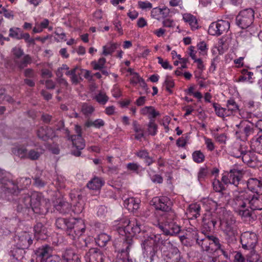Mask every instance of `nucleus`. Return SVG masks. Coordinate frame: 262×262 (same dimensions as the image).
I'll list each match as a JSON object with an SVG mask.
<instances>
[{"instance_id":"1","label":"nucleus","mask_w":262,"mask_h":262,"mask_svg":"<svg viewBox=\"0 0 262 262\" xmlns=\"http://www.w3.org/2000/svg\"><path fill=\"white\" fill-rule=\"evenodd\" d=\"M116 230L118 234L123 236V246L125 248L121 250L122 253H128L130 247L133 245V238L137 234L143 231V226L141 223L136 219L132 220L123 219L118 224Z\"/></svg>"},{"instance_id":"2","label":"nucleus","mask_w":262,"mask_h":262,"mask_svg":"<svg viewBox=\"0 0 262 262\" xmlns=\"http://www.w3.org/2000/svg\"><path fill=\"white\" fill-rule=\"evenodd\" d=\"M194 238L197 244L201 247L202 250L206 251H212L220 250L227 259L230 258L231 251L229 246L227 248L220 243V240L213 235H209L207 233L201 232L195 233Z\"/></svg>"},{"instance_id":"3","label":"nucleus","mask_w":262,"mask_h":262,"mask_svg":"<svg viewBox=\"0 0 262 262\" xmlns=\"http://www.w3.org/2000/svg\"><path fill=\"white\" fill-rule=\"evenodd\" d=\"M262 194H251L247 191L240 192L236 198V204L238 207L246 208L248 203L252 210H262Z\"/></svg>"},{"instance_id":"4","label":"nucleus","mask_w":262,"mask_h":262,"mask_svg":"<svg viewBox=\"0 0 262 262\" xmlns=\"http://www.w3.org/2000/svg\"><path fill=\"white\" fill-rule=\"evenodd\" d=\"M31 182V179L27 178H20L16 181L3 180L2 189L6 194L17 195L21 190L26 188Z\"/></svg>"},{"instance_id":"5","label":"nucleus","mask_w":262,"mask_h":262,"mask_svg":"<svg viewBox=\"0 0 262 262\" xmlns=\"http://www.w3.org/2000/svg\"><path fill=\"white\" fill-rule=\"evenodd\" d=\"M220 221L221 229L227 236V238L231 242L235 241L238 232L236 220L233 216L225 212Z\"/></svg>"},{"instance_id":"6","label":"nucleus","mask_w":262,"mask_h":262,"mask_svg":"<svg viewBox=\"0 0 262 262\" xmlns=\"http://www.w3.org/2000/svg\"><path fill=\"white\" fill-rule=\"evenodd\" d=\"M152 205L156 210H161L165 212L164 216L166 220H173L175 214L173 211L171 210L170 203L167 197L155 198L152 201Z\"/></svg>"},{"instance_id":"7","label":"nucleus","mask_w":262,"mask_h":262,"mask_svg":"<svg viewBox=\"0 0 262 262\" xmlns=\"http://www.w3.org/2000/svg\"><path fill=\"white\" fill-rule=\"evenodd\" d=\"M85 226L81 219H72L69 227L66 230V234L72 240H75L81 236L85 232Z\"/></svg>"},{"instance_id":"8","label":"nucleus","mask_w":262,"mask_h":262,"mask_svg":"<svg viewBox=\"0 0 262 262\" xmlns=\"http://www.w3.org/2000/svg\"><path fill=\"white\" fill-rule=\"evenodd\" d=\"M254 11L251 8L244 9L239 12L236 17V23L242 29H246L253 23Z\"/></svg>"},{"instance_id":"9","label":"nucleus","mask_w":262,"mask_h":262,"mask_svg":"<svg viewBox=\"0 0 262 262\" xmlns=\"http://www.w3.org/2000/svg\"><path fill=\"white\" fill-rule=\"evenodd\" d=\"M160 238L158 236L153 235L148 237L145 239L143 243V248L144 253L147 256H149L150 259L153 260L154 257L156 255L159 245Z\"/></svg>"},{"instance_id":"10","label":"nucleus","mask_w":262,"mask_h":262,"mask_svg":"<svg viewBox=\"0 0 262 262\" xmlns=\"http://www.w3.org/2000/svg\"><path fill=\"white\" fill-rule=\"evenodd\" d=\"M243 171L236 169H231L229 172H225L222 178V181L225 184H233L238 187L242 184Z\"/></svg>"},{"instance_id":"11","label":"nucleus","mask_w":262,"mask_h":262,"mask_svg":"<svg viewBox=\"0 0 262 262\" xmlns=\"http://www.w3.org/2000/svg\"><path fill=\"white\" fill-rule=\"evenodd\" d=\"M169 249L167 251H163L164 260L166 262H185L184 258L179 250L168 243Z\"/></svg>"},{"instance_id":"12","label":"nucleus","mask_w":262,"mask_h":262,"mask_svg":"<svg viewBox=\"0 0 262 262\" xmlns=\"http://www.w3.org/2000/svg\"><path fill=\"white\" fill-rule=\"evenodd\" d=\"M241 243L244 249L253 250L257 243V235L253 232H245L241 235Z\"/></svg>"},{"instance_id":"13","label":"nucleus","mask_w":262,"mask_h":262,"mask_svg":"<svg viewBox=\"0 0 262 262\" xmlns=\"http://www.w3.org/2000/svg\"><path fill=\"white\" fill-rule=\"evenodd\" d=\"M230 28L228 21L219 20L211 24L208 29V33L211 35L219 36L227 32Z\"/></svg>"},{"instance_id":"14","label":"nucleus","mask_w":262,"mask_h":262,"mask_svg":"<svg viewBox=\"0 0 262 262\" xmlns=\"http://www.w3.org/2000/svg\"><path fill=\"white\" fill-rule=\"evenodd\" d=\"M16 246L21 249H27L33 243L32 235L29 232L24 231L15 236Z\"/></svg>"},{"instance_id":"15","label":"nucleus","mask_w":262,"mask_h":262,"mask_svg":"<svg viewBox=\"0 0 262 262\" xmlns=\"http://www.w3.org/2000/svg\"><path fill=\"white\" fill-rule=\"evenodd\" d=\"M217 221V216L216 212H208L206 213L203 219V229L202 232L207 233L213 229Z\"/></svg>"},{"instance_id":"16","label":"nucleus","mask_w":262,"mask_h":262,"mask_svg":"<svg viewBox=\"0 0 262 262\" xmlns=\"http://www.w3.org/2000/svg\"><path fill=\"white\" fill-rule=\"evenodd\" d=\"M167 221L164 225L159 224V228L163 232V233L166 235H176L181 231V227L175 223Z\"/></svg>"},{"instance_id":"17","label":"nucleus","mask_w":262,"mask_h":262,"mask_svg":"<svg viewBox=\"0 0 262 262\" xmlns=\"http://www.w3.org/2000/svg\"><path fill=\"white\" fill-rule=\"evenodd\" d=\"M86 262H103L105 257L102 252L97 248H91L85 256Z\"/></svg>"},{"instance_id":"18","label":"nucleus","mask_w":262,"mask_h":262,"mask_svg":"<svg viewBox=\"0 0 262 262\" xmlns=\"http://www.w3.org/2000/svg\"><path fill=\"white\" fill-rule=\"evenodd\" d=\"M66 134L68 139L72 142L73 147L75 148V149H72V154L76 157L80 156L81 155L80 150L83 149L85 146L84 139L82 138V142H81L80 140L76 138L70 136V131L68 129L66 130Z\"/></svg>"},{"instance_id":"19","label":"nucleus","mask_w":262,"mask_h":262,"mask_svg":"<svg viewBox=\"0 0 262 262\" xmlns=\"http://www.w3.org/2000/svg\"><path fill=\"white\" fill-rule=\"evenodd\" d=\"M248 189L256 194H262V181L256 178H250L247 182Z\"/></svg>"},{"instance_id":"20","label":"nucleus","mask_w":262,"mask_h":262,"mask_svg":"<svg viewBox=\"0 0 262 262\" xmlns=\"http://www.w3.org/2000/svg\"><path fill=\"white\" fill-rule=\"evenodd\" d=\"M37 137L43 141H46L54 136L53 129L48 126H41L37 130Z\"/></svg>"},{"instance_id":"21","label":"nucleus","mask_w":262,"mask_h":262,"mask_svg":"<svg viewBox=\"0 0 262 262\" xmlns=\"http://www.w3.org/2000/svg\"><path fill=\"white\" fill-rule=\"evenodd\" d=\"M34 236L37 240H44L47 238V230L43 225L40 222L37 223L34 227Z\"/></svg>"},{"instance_id":"22","label":"nucleus","mask_w":262,"mask_h":262,"mask_svg":"<svg viewBox=\"0 0 262 262\" xmlns=\"http://www.w3.org/2000/svg\"><path fill=\"white\" fill-rule=\"evenodd\" d=\"M252 139L251 147L254 151L262 154V134L256 133Z\"/></svg>"},{"instance_id":"23","label":"nucleus","mask_w":262,"mask_h":262,"mask_svg":"<svg viewBox=\"0 0 262 262\" xmlns=\"http://www.w3.org/2000/svg\"><path fill=\"white\" fill-rule=\"evenodd\" d=\"M31 194H24L19 199L18 209L30 208L31 206Z\"/></svg>"},{"instance_id":"24","label":"nucleus","mask_w":262,"mask_h":262,"mask_svg":"<svg viewBox=\"0 0 262 262\" xmlns=\"http://www.w3.org/2000/svg\"><path fill=\"white\" fill-rule=\"evenodd\" d=\"M56 210L61 214H67L70 211L71 206L67 202L63 200L57 201V204L55 205Z\"/></svg>"},{"instance_id":"25","label":"nucleus","mask_w":262,"mask_h":262,"mask_svg":"<svg viewBox=\"0 0 262 262\" xmlns=\"http://www.w3.org/2000/svg\"><path fill=\"white\" fill-rule=\"evenodd\" d=\"M124 206L129 211L134 212L139 208V201H136L134 198H130L124 201Z\"/></svg>"},{"instance_id":"26","label":"nucleus","mask_w":262,"mask_h":262,"mask_svg":"<svg viewBox=\"0 0 262 262\" xmlns=\"http://www.w3.org/2000/svg\"><path fill=\"white\" fill-rule=\"evenodd\" d=\"M103 180L98 177H94L87 184V187L92 190H98L100 189L104 184Z\"/></svg>"},{"instance_id":"27","label":"nucleus","mask_w":262,"mask_h":262,"mask_svg":"<svg viewBox=\"0 0 262 262\" xmlns=\"http://www.w3.org/2000/svg\"><path fill=\"white\" fill-rule=\"evenodd\" d=\"M183 18L185 22L189 23L192 29H196L198 28V20L192 14L185 13L183 14Z\"/></svg>"},{"instance_id":"28","label":"nucleus","mask_w":262,"mask_h":262,"mask_svg":"<svg viewBox=\"0 0 262 262\" xmlns=\"http://www.w3.org/2000/svg\"><path fill=\"white\" fill-rule=\"evenodd\" d=\"M201 207L199 204H193L189 205V209L187 210L188 214L191 216L190 218L196 219L200 215V211Z\"/></svg>"},{"instance_id":"29","label":"nucleus","mask_w":262,"mask_h":262,"mask_svg":"<svg viewBox=\"0 0 262 262\" xmlns=\"http://www.w3.org/2000/svg\"><path fill=\"white\" fill-rule=\"evenodd\" d=\"M226 112L229 113V116L237 113L239 110L238 106L233 99L227 101L226 105Z\"/></svg>"},{"instance_id":"30","label":"nucleus","mask_w":262,"mask_h":262,"mask_svg":"<svg viewBox=\"0 0 262 262\" xmlns=\"http://www.w3.org/2000/svg\"><path fill=\"white\" fill-rule=\"evenodd\" d=\"M62 258L65 262L73 261L74 259H80V257L73 250L67 249L62 255Z\"/></svg>"},{"instance_id":"31","label":"nucleus","mask_w":262,"mask_h":262,"mask_svg":"<svg viewBox=\"0 0 262 262\" xmlns=\"http://www.w3.org/2000/svg\"><path fill=\"white\" fill-rule=\"evenodd\" d=\"M32 61V58L28 54L25 55L21 61H18V60H14L15 64L20 70L27 67L28 64L31 63Z\"/></svg>"},{"instance_id":"32","label":"nucleus","mask_w":262,"mask_h":262,"mask_svg":"<svg viewBox=\"0 0 262 262\" xmlns=\"http://www.w3.org/2000/svg\"><path fill=\"white\" fill-rule=\"evenodd\" d=\"M43 202L44 201H40V202H37V203L31 204L30 208H31L32 211L35 213L44 214L47 210V208L42 204Z\"/></svg>"},{"instance_id":"33","label":"nucleus","mask_w":262,"mask_h":262,"mask_svg":"<svg viewBox=\"0 0 262 262\" xmlns=\"http://www.w3.org/2000/svg\"><path fill=\"white\" fill-rule=\"evenodd\" d=\"M240 209L237 211L238 214L241 216L242 219L246 222H250L253 220L252 217V211L245 208L239 207Z\"/></svg>"},{"instance_id":"34","label":"nucleus","mask_w":262,"mask_h":262,"mask_svg":"<svg viewBox=\"0 0 262 262\" xmlns=\"http://www.w3.org/2000/svg\"><path fill=\"white\" fill-rule=\"evenodd\" d=\"M142 114L143 115H148V119L151 117L154 119L157 116L160 115L159 112L156 111L153 106H145L142 109Z\"/></svg>"},{"instance_id":"35","label":"nucleus","mask_w":262,"mask_h":262,"mask_svg":"<svg viewBox=\"0 0 262 262\" xmlns=\"http://www.w3.org/2000/svg\"><path fill=\"white\" fill-rule=\"evenodd\" d=\"M247 124V121H242L239 124L236 125L237 128V129L236 130V134L237 137L241 138H245Z\"/></svg>"},{"instance_id":"36","label":"nucleus","mask_w":262,"mask_h":262,"mask_svg":"<svg viewBox=\"0 0 262 262\" xmlns=\"http://www.w3.org/2000/svg\"><path fill=\"white\" fill-rule=\"evenodd\" d=\"M71 222V220H69L64 218H58L56 221V226L58 229L66 230L69 227V224Z\"/></svg>"},{"instance_id":"37","label":"nucleus","mask_w":262,"mask_h":262,"mask_svg":"<svg viewBox=\"0 0 262 262\" xmlns=\"http://www.w3.org/2000/svg\"><path fill=\"white\" fill-rule=\"evenodd\" d=\"M134 130L137 133L135 138L137 140H140L144 137V129L138 124L137 121L135 120L133 122Z\"/></svg>"},{"instance_id":"38","label":"nucleus","mask_w":262,"mask_h":262,"mask_svg":"<svg viewBox=\"0 0 262 262\" xmlns=\"http://www.w3.org/2000/svg\"><path fill=\"white\" fill-rule=\"evenodd\" d=\"M147 132L151 136H155L157 134L158 125L155 123V119L149 118V122L147 124Z\"/></svg>"},{"instance_id":"39","label":"nucleus","mask_w":262,"mask_h":262,"mask_svg":"<svg viewBox=\"0 0 262 262\" xmlns=\"http://www.w3.org/2000/svg\"><path fill=\"white\" fill-rule=\"evenodd\" d=\"M43 151L42 149H31L28 152L27 159L31 160H37L39 159L40 156L42 154Z\"/></svg>"},{"instance_id":"40","label":"nucleus","mask_w":262,"mask_h":262,"mask_svg":"<svg viewBox=\"0 0 262 262\" xmlns=\"http://www.w3.org/2000/svg\"><path fill=\"white\" fill-rule=\"evenodd\" d=\"M110 239L111 237L108 235L103 233L98 235L96 242L100 247H104Z\"/></svg>"},{"instance_id":"41","label":"nucleus","mask_w":262,"mask_h":262,"mask_svg":"<svg viewBox=\"0 0 262 262\" xmlns=\"http://www.w3.org/2000/svg\"><path fill=\"white\" fill-rule=\"evenodd\" d=\"M213 106L214 108L216 114L220 117H225V116H229V113L226 112V108L221 107L220 105L216 103H213Z\"/></svg>"},{"instance_id":"42","label":"nucleus","mask_w":262,"mask_h":262,"mask_svg":"<svg viewBox=\"0 0 262 262\" xmlns=\"http://www.w3.org/2000/svg\"><path fill=\"white\" fill-rule=\"evenodd\" d=\"M85 125L87 127L93 126L95 128H99L104 125V122L100 119H96L95 121L89 120L85 122Z\"/></svg>"},{"instance_id":"43","label":"nucleus","mask_w":262,"mask_h":262,"mask_svg":"<svg viewBox=\"0 0 262 262\" xmlns=\"http://www.w3.org/2000/svg\"><path fill=\"white\" fill-rule=\"evenodd\" d=\"M118 46V44L115 43L103 46L102 54L105 56L111 54L117 48Z\"/></svg>"},{"instance_id":"44","label":"nucleus","mask_w":262,"mask_h":262,"mask_svg":"<svg viewBox=\"0 0 262 262\" xmlns=\"http://www.w3.org/2000/svg\"><path fill=\"white\" fill-rule=\"evenodd\" d=\"M22 31L18 28H11L9 30V37L16 39H21Z\"/></svg>"},{"instance_id":"45","label":"nucleus","mask_w":262,"mask_h":262,"mask_svg":"<svg viewBox=\"0 0 262 262\" xmlns=\"http://www.w3.org/2000/svg\"><path fill=\"white\" fill-rule=\"evenodd\" d=\"M192 158L195 162L201 163L204 161L205 156L201 150H196L192 154Z\"/></svg>"},{"instance_id":"46","label":"nucleus","mask_w":262,"mask_h":262,"mask_svg":"<svg viewBox=\"0 0 262 262\" xmlns=\"http://www.w3.org/2000/svg\"><path fill=\"white\" fill-rule=\"evenodd\" d=\"M106 62L105 58L102 57L100 58L97 61H93L91 62V65L93 69L95 70H102Z\"/></svg>"},{"instance_id":"47","label":"nucleus","mask_w":262,"mask_h":262,"mask_svg":"<svg viewBox=\"0 0 262 262\" xmlns=\"http://www.w3.org/2000/svg\"><path fill=\"white\" fill-rule=\"evenodd\" d=\"M24 249H20L17 247L16 248H14L10 252V255L13 257L14 258L16 259H20L25 253Z\"/></svg>"},{"instance_id":"48","label":"nucleus","mask_w":262,"mask_h":262,"mask_svg":"<svg viewBox=\"0 0 262 262\" xmlns=\"http://www.w3.org/2000/svg\"><path fill=\"white\" fill-rule=\"evenodd\" d=\"M249 253L246 254V262H257L259 259V256L254 250H250Z\"/></svg>"},{"instance_id":"49","label":"nucleus","mask_w":262,"mask_h":262,"mask_svg":"<svg viewBox=\"0 0 262 262\" xmlns=\"http://www.w3.org/2000/svg\"><path fill=\"white\" fill-rule=\"evenodd\" d=\"M13 152L21 159H27L28 152L27 149L25 147H18L13 150Z\"/></svg>"},{"instance_id":"50","label":"nucleus","mask_w":262,"mask_h":262,"mask_svg":"<svg viewBox=\"0 0 262 262\" xmlns=\"http://www.w3.org/2000/svg\"><path fill=\"white\" fill-rule=\"evenodd\" d=\"M12 54L14 56V61L19 59L24 54V52L20 47H15L12 49Z\"/></svg>"},{"instance_id":"51","label":"nucleus","mask_w":262,"mask_h":262,"mask_svg":"<svg viewBox=\"0 0 262 262\" xmlns=\"http://www.w3.org/2000/svg\"><path fill=\"white\" fill-rule=\"evenodd\" d=\"M31 204L34 203L40 202V201H44L43 198L41 193L34 191L31 193Z\"/></svg>"},{"instance_id":"52","label":"nucleus","mask_w":262,"mask_h":262,"mask_svg":"<svg viewBox=\"0 0 262 262\" xmlns=\"http://www.w3.org/2000/svg\"><path fill=\"white\" fill-rule=\"evenodd\" d=\"M96 101L101 104H104L108 100V97L106 94L102 92H100L98 95L95 96Z\"/></svg>"},{"instance_id":"53","label":"nucleus","mask_w":262,"mask_h":262,"mask_svg":"<svg viewBox=\"0 0 262 262\" xmlns=\"http://www.w3.org/2000/svg\"><path fill=\"white\" fill-rule=\"evenodd\" d=\"M246 133L244 139H247L251 135H254L257 132V129L253 127L252 125H250L247 122V126H246Z\"/></svg>"},{"instance_id":"54","label":"nucleus","mask_w":262,"mask_h":262,"mask_svg":"<svg viewBox=\"0 0 262 262\" xmlns=\"http://www.w3.org/2000/svg\"><path fill=\"white\" fill-rule=\"evenodd\" d=\"M94 111V108L90 105L86 103H84L81 107L82 112L85 115H89L91 114Z\"/></svg>"},{"instance_id":"55","label":"nucleus","mask_w":262,"mask_h":262,"mask_svg":"<svg viewBox=\"0 0 262 262\" xmlns=\"http://www.w3.org/2000/svg\"><path fill=\"white\" fill-rule=\"evenodd\" d=\"M164 84L166 86V90L171 93L172 91L170 89L173 88L174 85L173 80L170 77L167 76L164 82Z\"/></svg>"},{"instance_id":"56","label":"nucleus","mask_w":262,"mask_h":262,"mask_svg":"<svg viewBox=\"0 0 262 262\" xmlns=\"http://www.w3.org/2000/svg\"><path fill=\"white\" fill-rule=\"evenodd\" d=\"M213 189L216 192H222L225 189V187L222 183L219 180H214L213 182Z\"/></svg>"},{"instance_id":"57","label":"nucleus","mask_w":262,"mask_h":262,"mask_svg":"<svg viewBox=\"0 0 262 262\" xmlns=\"http://www.w3.org/2000/svg\"><path fill=\"white\" fill-rule=\"evenodd\" d=\"M169 9L167 8L161 9L159 8H154L151 11V15L152 17L156 18L158 14L163 11H166V14L169 13Z\"/></svg>"},{"instance_id":"58","label":"nucleus","mask_w":262,"mask_h":262,"mask_svg":"<svg viewBox=\"0 0 262 262\" xmlns=\"http://www.w3.org/2000/svg\"><path fill=\"white\" fill-rule=\"evenodd\" d=\"M5 90H0V103L2 102L3 101L5 100L6 101L9 103H13L14 102L13 99L9 95H6L3 96Z\"/></svg>"},{"instance_id":"59","label":"nucleus","mask_w":262,"mask_h":262,"mask_svg":"<svg viewBox=\"0 0 262 262\" xmlns=\"http://www.w3.org/2000/svg\"><path fill=\"white\" fill-rule=\"evenodd\" d=\"M157 59L158 60V63L160 64L164 69H169V70H171L172 69V67L169 64L167 60L164 61L163 58L161 57H158Z\"/></svg>"},{"instance_id":"60","label":"nucleus","mask_w":262,"mask_h":262,"mask_svg":"<svg viewBox=\"0 0 262 262\" xmlns=\"http://www.w3.org/2000/svg\"><path fill=\"white\" fill-rule=\"evenodd\" d=\"M78 70V67H76L75 72L74 74H72L71 77V81L73 83L75 84H77L78 83L80 82L82 80V78L81 77H78L77 74V71Z\"/></svg>"},{"instance_id":"61","label":"nucleus","mask_w":262,"mask_h":262,"mask_svg":"<svg viewBox=\"0 0 262 262\" xmlns=\"http://www.w3.org/2000/svg\"><path fill=\"white\" fill-rule=\"evenodd\" d=\"M250 151H245L243 152L242 156V160L244 163H250L253 161V157H251L250 156Z\"/></svg>"},{"instance_id":"62","label":"nucleus","mask_w":262,"mask_h":262,"mask_svg":"<svg viewBox=\"0 0 262 262\" xmlns=\"http://www.w3.org/2000/svg\"><path fill=\"white\" fill-rule=\"evenodd\" d=\"M208 170L206 167H201L198 172V180L201 181L202 179L207 176Z\"/></svg>"},{"instance_id":"63","label":"nucleus","mask_w":262,"mask_h":262,"mask_svg":"<svg viewBox=\"0 0 262 262\" xmlns=\"http://www.w3.org/2000/svg\"><path fill=\"white\" fill-rule=\"evenodd\" d=\"M140 167L138 164L135 163H129L126 165L128 170L137 172H138Z\"/></svg>"},{"instance_id":"64","label":"nucleus","mask_w":262,"mask_h":262,"mask_svg":"<svg viewBox=\"0 0 262 262\" xmlns=\"http://www.w3.org/2000/svg\"><path fill=\"white\" fill-rule=\"evenodd\" d=\"M44 262H62V260L59 255L55 254L46 258Z\"/></svg>"}]
</instances>
